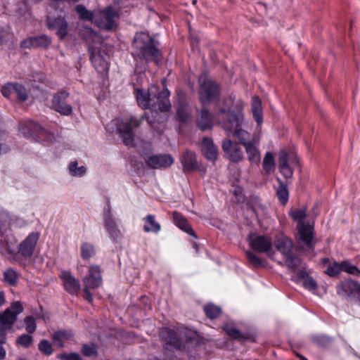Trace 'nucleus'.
<instances>
[{
  "instance_id": "60",
  "label": "nucleus",
  "mask_w": 360,
  "mask_h": 360,
  "mask_svg": "<svg viewBox=\"0 0 360 360\" xmlns=\"http://www.w3.org/2000/svg\"><path fill=\"white\" fill-rule=\"evenodd\" d=\"M89 288H92L91 287H87L84 285V292L85 293V299L87 300L89 302H91L93 300V297L91 293L89 291Z\"/></svg>"
},
{
  "instance_id": "54",
  "label": "nucleus",
  "mask_w": 360,
  "mask_h": 360,
  "mask_svg": "<svg viewBox=\"0 0 360 360\" xmlns=\"http://www.w3.org/2000/svg\"><path fill=\"white\" fill-rule=\"evenodd\" d=\"M313 341L319 345H326L330 342L331 338L325 335H316L313 336Z\"/></svg>"
},
{
  "instance_id": "40",
  "label": "nucleus",
  "mask_w": 360,
  "mask_h": 360,
  "mask_svg": "<svg viewBox=\"0 0 360 360\" xmlns=\"http://www.w3.org/2000/svg\"><path fill=\"white\" fill-rule=\"evenodd\" d=\"M245 254L248 262L253 266L256 268L264 266V260L262 259L259 256H258L257 255L251 251H247Z\"/></svg>"
},
{
  "instance_id": "50",
  "label": "nucleus",
  "mask_w": 360,
  "mask_h": 360,
  "mask_svg": "<svg viewBox=\"0 0 360 360\" xmlns=\"http://www.w3.org/2000/svg\"><path fill=\"white\" fill-rule=\"evenodd\" d=\"M32 337L28 334H22L16 340L17 345H21L25 348H28L32 343Z\"/></svg>"
},
{
  "instance_id": "32",
  "label": "nucleus",
  "mask_w": 360,
  "mask_h": 360,
  "mask_svg": "<svg viewBox=\"0 0 360 360\" xmlns=\"http://www.w3.org/2000/svg\"><path fill=\"white\" fill-rule=\"evenodd\" d=\"M262 168L265 174H270L275 170V160L274 156L271 152H266L263 161Z\"/></svg>"
},
{
  "instance_id": "56",
  "label": "nucleus",
  "mask_w": 360,
  "mask_h": 360,
  "mask_svg": "<svg viewBox=\"0 0 360 360\" xmlns=\"http://www.w3.org/2000/svg\"><path fill=\"white\" fill-rule=\"evenodd\" d=\"M60 359L63 360H82L81 356L76 352L63 353L60 354Z\"/></svg>"
},
{
  "instance_id": "43",
  "label": "nucleus",
  "mask_w": 360,
  "mask_h": 360,
  "mask_svg": "<svg viewBox=\"0 0 360 360\" xmlns=\"http://www.w3.org/2000/svg\"><path fill=\"white\" fill-rule=\"evenodd\" d=\"M75 9L80 18L82 20H90L93 22L94 12H90L82 5H77Z\"/></svg>"
},
{
  "instance_id": "1",
  "label": "nucleus",
  "mask_w": 360,
  "mask_h": 360,
  "mask_svg": "<svg viewBox=\"0 0 360 360\" xmlns=\"http://www.w3.org/2000/svg\"><path fill=\"white\" fill-rule=\"evenodd\" d=\"M159 335L165 349L172 348L186 354H189L193 347L201 344L202 340L197 331L191 329L176 331L165 327L161 329Z\"/></svg>"
},
{
  "instance_id": "36",
  "label": "nucleus",
  "mask_w": 360,
  "mask_h": 360,
  "mask_svg": "<svg viewBox=\"0 0 360 360\" xmlns=\"http://www.w3.org/2000/svg\"><path fill=\"white\" fill-rule=\"evenodd\" d=\"M203 309L205 315L210 319H215L221 314V308L213 304L205 305Z\"/></svg>"
},
{
  "instance_id": "25",
  "label": "nucleus",
  "mask_w": 360,
  "mask_h": 360,
  "mask_svg": "<svg viewBox=\"0 0 360 360\" xmlns=\"http://www.w3.org/2000/svg\"><path fill=\"white\" fill-rule=\"evenodd\" d=\"M201 152L204 157L208 160L214 162L217 159V148L213 141L208 137H204L202 140Z\"/></svg>"
},
{
  "instance_id": "46",
  "label": "nucleus",
  "mask_w": 360,
  "mask_h": 360,
  "mask_svg": "<svg viewBox=\"0 0 360 360\" xmlns=\"http://www.w3.org/2000/svg\"><path fill=\"white\" fill-rule=\"evenodd\" d=\"M70 173L75 176H82L86 173V168L84 166L77 167V162H71L68 167Z\"/></svg>"
},
{
  "instance_id": "3",
  "label": "nucleus",
  "mask_w": 360,
  "mask_h": 360,
  "mask_svg": "<svg viewBox=\"0 0 360 360\" xmlns=\"http://www.w3.org/2000/svg\"><path fill=\"white\" fill-rule=\"evenodd\" d=\"M136 98L138 105L143 109L152 108L160 112L169 111L171 103L169 100L170 93L167 89L159 91L158 88L152 86L148 91L136 89Z\"/></svg>"
},
{
  "instance_id": "6",
  "label": "nucleus",
  "mask_w": 360,
  "mask_h": 360,
  "mask_svg": "<svg viewBox=\"0 0 360 360\" xmlns=\"http://www.w3.org/2000/svg\"><path fill=\"white\" fill-rule=\"evenodd\" d=\"M141 123V119H138L132 115L125 117L117 122V131L125 146L128 147L134 146V129L138 128Z\"/></svg>"
},
{
  "instance_id": "29",
  "label": "nucleus",
  "mask_w": 360,
  "mask_h": 360,
  "mask_svg": "<svg viewBox=\"0 0 360 360\" xmlns=\"http://www.w3.org/2000/svg\"><path fill=\"white\" fill-rule=\"evenodd\" d=\"M144 225L143 231L146 233H158L161 230L160 224L155 219L154 214H149L146 215L143 219Z\"/></svg>"
},
{
  "instance_id": "16",
  "label": "nucleus",
  "mask_w": 360,
  "mask_h": 360,
  "mask_svg": "<svg viewBox=\"0 0 360 360\" xmlns=\"http://www.w3.org/2000/svg\"><path fill=\"white\" fill-rule=\"evenodd\" d=\"M221 148L230 161L238 163L243 160V150L237 143H233L230 139L223 141Z\"/></svg>"
},
{
  "instance_id": "10",
  "label": "nucleus",
  "mask_w": 360,
  "mask_h": 360,
  "mask_svg": "<svg viewBox=\"0 0 360 360\" xmlns=\"http://www.w3.org/2000/svg\"><path fill=\"white\" fill-rule=\"evenodd\" d=\"M297 231L298 244L302 245L307 249L313 250L316 243L314 225L309 222L297 224Z\"/></svg>"
},
{
  "instance_id": "57",
  "label": "nucleus",
  "mask_w": 360,
  "mask_h": 360,
  "mask_svg": "<svg viewBox=\"0 0 360 360\" xmlns=\"http://www.w3.org/2000/svg\"><path fill=\"white\" fill-rule=\"evenodd\" d=\"M279 170L285 179H289L292 176L293 172L290 165L280 166Z\"/></svg>"
},
{
  "instance_id": "35",
  "label": "nucleus",
  "mask_w": 360,
  "mask_h": 360,
  "mask_svg": "<svg viewBox=\"0 0 360 360\" xmlns=\"http://www.w3.org/2000/svg\"><path fill=\"white\" fill-rule=\"evenodd\" d=\"M223 330L225 331L226 334L233 340H245L248 339L245 334L233 326L225 325L223 326Z\"/></svg>"
},
{
  "instance_id": "34",
  "label": "nucleus",
  "mask_w": 360,
  "mask_h": 360,
  "mask_svg": "<svg viewBox=\"0 0 360 360\" xmlns=\"http://www.w3.org/2000/svg\"><path fill=\"white\" fill-rule=\"evenodd\" d=\"M279 186L276 190V195L281 204L285 205L288 201L289 192L288 186L285 183L283 182L280 179H278Z\"/></svg>"
},
{
  "instance_id": "17",
  "label": "nucleus",
  "mask_w": 360,
  "mask_h": 360,
  "mask_svg": "<svg viewBox=\"0 0 360 360\" xmlns=\"http://www.w3.org/2000/svg\"><path fill=\"white\" fill-rule=\"evenodd\" d=\"M40 233L37 231L30 233L18 245V252L23 257H30L34 250Z\"/></svg>"
},
{
  "instance_id": "30",
  "label": "nucleus",
  "mask_w": 360,
  "mask_h": 360,
  "mask_svg": "<svg viewBox=\"0 0 360 360\" xmlns=\"http://www.w3.org/2000/svg\"><path fill=\"white\" fill-rule=\"evenodd\" d=\"M252 112L254 120L258 126L263 122V112L261 99L258 96H254L252 99Z\"/></svg>"
},
{
  "instance_id": "14",
  "label": "nucleus",
  "mask_w": 360,
  "mask_h": 360,
  "mask_svg": "<svg viewBox=\"0 0 360 360\" xmlns=\"http://www.w3.org/2000/svg\"><path fill=\"white\" fill-rule=\"evenodd\" d=\"M248 239L250 248L256 252L269 253L272 249L271 239L266 236L251 233Z\"/></svg>"
},
{
  "instance_id": "31",
  "label": "nucleus",
  "mask_w": 360,
  "mask_h": 360,
  "mask_svg": "<svg viewBox=\"0 0 360 360\" xmlns=\"http://www.w3.org/2000/svg\"><path fill=\"white\" fill-rule=\"evenodd\" d=\"M213 126L212 117L208 111L205 108H202L200 112V115L198 120V127L202 131L212 129Z\"/></svg>"
},
{
  "instance_id": "45",
  "label": "nucleus",
  "mask_w": 360,
  "mask_h": 360,
  "mask_svg": "<svg viewBox=\"0 0 360 360\" xmlns=\"http://www.w3.org/2000/svg\"><path fill=\"white\" fill-rule=\"evenodd\" d=\"M342 271V262H334L332 264L328 266L325 273L330 277H335L338 276Z\"/></svg>"
},
{
  "instance_id": "24",
  "label": "nucleus",
  "mask_w": 360,
  "mask_h": 360,
  "mask_svg": "<svg viewBox=\"0 0 360 360\" xmlns=\"http://www.w3.org/2000/svg\"><path fill=\"white\" fill-rule=\"evenodd\" d=\"M60 278L63 281L65 290L70 294H76L79 290V281L71 274L70 271H63Z\"/></svg>"
},
{
  "instance_id": "18",
  "label": "nucleus",
  "mask_w": 360,
  "mask_h": 360,
  "mask_svg": "<svg viewBox=\"0 0 360 360\" xmlns=\"http://www.w3.org/2000/svg\"><path fill=\"white\" fill-rule=\"evenodd\" d=\"M174 163V159L169 154H158L150 156L146 160L147 165L151 169H165Z\"/></svg>"
},
{
  "instance_id": "42",
  "label": "nucleus",
  "mask_w": 360,
  "mask_h": 360,
  "mask_svg": "<svg viewBox=\"0 0 360 360\" xmlns=\"http://www.w3.org/2000/svg\"><path fill=\"white\" fill-rule=\"evenodd\" d=\"M82 354L86 357H93L98 355L97 347L95 344H84L81 348Z\"/></svg>"
},
{
  "instance_id": "39",
  "label": "nucleus",
  "mask_w": 360,
  "mask_h": 360,
  "mask_svg": "<svg viewBox=\"0 0 360 360\" xmlns=\"http://www.w3.org/2000/svg\"><path fill=\"white\" fill-rule=\"evenodd\" d=\"M18 278V273L11 268L7 269L4 273V281L11 285H15Z\"/></svg>"
},
{
  "instance_id": "13",
  "label": "nucleus",
  "mask_w": 360,
  "mask_h": 360,
  "mask_svg": "<svg viewBox=\"0 0 360 360\" xmlns=\"http://www.w3.org/2000/svg\"><path fill=\"white\" fill-rule=\"evenodd\" d=\"M337 293L360 302V284L352 279L345 280L337 285Z\"/></svg>"
},
{
  "instance_id": "33",
  "label": "nucleus",
  "mask_w": 360,
  "mask_h": 360,
  "mask_svg": "<svg viewBox=\"0 0 360 360\" xmlns=\"http://www.w3.org/2000/svg\"><path fill=\"white\" fill-rule=\"evenodd\" d=\"M12 221V216L8 212L3 208H0V236L8 229Z\"/></svg>"
},
{
  "instance_id": "26",
  "label": "nucleus",
  "mask_w": 360,
  "mask_h": 360,
  "mask_svg": "<svg viewBox=\"0 0 360 360\" xmlns=\"http://www.w3.org/2000/svg\"><path fill=\"white\" fill-rule=\"evenodd\" d=\"M245 147L248 160L251 164L259 165L261 161V153L259 149V142L255 138Z\"/></svg>"
},
{
  "instance_id": "38",
  "label": "nucleus",
  "mask_w": 360,
  "mask_h": 360,
  "mask_svg": "<svg viewBox=\"0 0 360 360\" xmlns=\"http://www.w3.org/2000/svg\"><path fill=\"white\" fill-rule=\"evenodd\" d=\"M290 216L294 221L297 222V224H307V222L304 221L307 217L306 209H296L292 210L290 212Z\"/></svg>"
},
{
  "instance_id": "51",
  "label": "nucleus",
  "mask_w": 360,
  "mask_h": 360,
  "mask_svg": "<svg viewBox=\"0 0 360 360\" xmlns=\"http://www.w3.org/2000/svg\"><path fill=\"white\" fill-rule=\"evenodd\" d=\"M24 321L25 324L26 330L29 333H34L37 328L35 319L32 316H29L25 318Z\"/></svg>"
},
{
  "instance_id": "37",
  "label": "nucleus",
  "mask_w": 360,
  "mask_h": 360,
  "mask_svg": "<svg viewBox=\"0 0 360 360\" xmlns=\"http://www.w3.org/2000/svg\"><path fill=\"white\" fill-rule=\"evenodd\" d=\"M81 257L83 259L87 260L95 255V249L92 244L84 243L81 245Z\"/></svg>"
},
{
  "instance_id": "23",
  "label": "nucleus",
  "mask_w": 360,
  "mask_h": 360,
  "mask_svg": "<svg viewBox=\"0 0 360 360\" xmlns=\"http://www.w3.org/2000/svg\"><path fill=\"white\" fill-rule=\"evenodd\" d=\"M84 285L96 288L102 283L101 269L98 266L93 265L89 267V276L84 278Z\"/></svg>"
},
{
  "instance_id": "63",
  "label": "nucleus",
  "mask_w": 360,
  "mask_h": 360,
  "mask_svg": "<svg viewBox=\"0 0 360 360\" xmlns=\"http://www.w3.org/2000/svg\"><path fill=\"white\" fill-rule=\"evenodd\" d=\"M297 356L299 357V359L300 360H308L305 356H304L303 355H301V354H298Z\"/></svg>"
},
{
  "instance_id": "4",
  "label": "nucleus",
  "mask_w": 360,
  "mask_h": 360,
  "mask_svg": "<svg viewBox=\"0 0 360 360\" xmlns=\"http://www.w3.org/2000/svg\"><path fill=\"white\" fill-rule=\"evenodd\" d=\"M134 46L138 56L146 62L158 63L161 58L160 51L154 39L146 33L136 34L134 39Z\"/></svg>"
},
{
  "instance_id": "28",
  "label": "nucleus",
  "mask_w": 360,
  "mask_h": 360,
  "mask_svg": "<svg viewBox=\"0 0 360 360\" xmlns=\"http://www.w3.org/2000/svg\"><path fill=\"white\" fill-rule=\"evenodd\" d=\"M72 337L73 333L71 330H61L52 334V340L56 347L62 348L65 346V342L71 340Z\"/></svg>"
},
{
  "instance_id": "22",
  "label": "nucleus",
  "mask_w": 360,
  "mask_h": 360,
  "mask_svg": "<svg viewBox=\"0 0 360 360\" xmlns=\"http://www.w3.org/2000/svg\"><path fill=\"white\" fill-rule=\"evenodd\" d=\"M180 161L184 173H191L198 169V165L195 153L191 150H186L183 153Z\"/></svg>"
},
{
  "instance_id": "5",
  "label": "nucleus",
  "mask_w": 360,
  "mask_h": 360,
  "mask_svg": "<svg viewBox=\"0 0 360 360\" xmlns=\"http://www.w3.org/2000/svg\"><path fill=\"white\" fill-rule=\"evenodd\" d=\"M22 311L23 307L20 302H16L4 313L0 314V360H3L6 356V351L1 345L6 343V333L11 329L18 315Z\"/></svg>"
},
{
  "instance_id": "64",
  "label": "nucleus",
  "mask_w": 360,
  "mask_h": 360,
  "mask_svg": "<svg viewBox=\"0 0 360 360\" xmlns=\"http://www.w3.org/2000/svg\"><path fill=\"white\" fill-rule=\"evenodd\" d=\"M225 103H229V104H231V103H232V100H231V98H229V99L226 100V101H225Z\"/></svg>"
},
{
  "instance_id": "12",
  "label": "nucleus",
  "mask_w": 360,
  "mask_h": 360,
  "mask_svg": "<svg viewBox=\"0 0 360 360\" xmlns=\"http://www.w3.org/2000/svg\"><path fill=\"white\" fill-rule=\"evenodd\" d=\"M69 96V92L65 90L58 91L53 96L52 108L62 115H70L72 113V107L67 102Z\"/></svg>"
},
{
  "instance_id": "53",
  "label": "nucleus",
  "mask_w": 360,
  "mask_h": 360,
  "mask_svg": "<svg viewBox=\"0 0 360 360\" xmlns=\"http://www.w3.org/2000/svg\"><path fill=\"white\" fill-rule=\"evenodd\" d=\"M1 250L9 255H13L15 253V245L9 244L6 240H1Z\"/></svg>"
},
{
  "instance_id": "52",
  "label": "nucleus",
  "mask_w": 360,
  "mask_h": 360,
  "mask_svg": "<svg viewBox=\"0 0 360 360\" xmlns=\"http://www.w3.org/2000/svg\"><path fill=\"white\" fill-rule=\"evenodd\" d=\"M176 117L179 121L186 123L189 121L190 120V115L187 112V110L183 108H179L176 111Z\"/></svg>"
},
{
  "instance_id": "11",
  "label": "nucleus",
  "mask_w": 360,
  "mask_h": 360,
  "mask_svg": "<svg viewBox=\"0 0 360 360\" xmlns=\"http://www.w3.org/2000/svg\"><path fill=\"white\" fill-rule=\"evenodd\" d=\"M103 221L105 229L110 238L115 242H117L122 238V234L119 229L115 219L113 217L109 202H106L103 212Z\"/></svg>"
},
{
  "instance_id": "2",
  "label": "nucleus",
  "mask_w": 360,
  "mask_h": 360,
  "mask_svg": "<svg viewBox=\"0 0 360 360\" xmlns=\"http://www.w3.org/2000/svg\"><path fill=\"white\" fill-rule=\"evenodd\" d=\"M214 117L226 131L233 134L241 145L245 146L251 143L253 137L240 128L244 121V115L240 110L234 112L230 108H221Z\"/></svg>"
},
{
  "instance_id": "55",
  "label": "nucleus",
  "mask_w": 360,
  "mask_h": 360,
  "mask_svg": "<svg viewBox=\"0 0 360 360\" xmlns=\"http://www.w3.org/2000/svg\"><path fill=\"white\" fill-rule=\"evenodd\" d=\"M303 285L305 288L309 290H314L317 288L315 280L311 276H307L304 279Z\"/></svg>"
},
{
  "instance_id": "9",
  "label": "nucleus",
  "mask_w": 360,
  "mask_h": 360,
  "mask_svg": "<svg viewBox=\"0 0 360 360\" xmlns=\"http://www.w3.org/2000/svg\"><path fill=\"white\" fill-rule=\"evenodd\" d=\"M198 93L201 103H211L219 98L220 87L215 81L207 79L200 84Z\"/></svg>"
},
{
  "instance_id": "15",
  "label": "nucleus",
  "mask_w": 360,
  "mask_h": 360,
  "mask_svg": "<svg viewBox=\"0 0 360 360\" xmlns=\"http://www.w3.org/2000/svg\"><path fill=\"white\" fill-rule=\"evenodd\" d=\"M2 95L8 98H16L21 102L25 101L28 98V93L25 87L18 83H7L1 88Z\"/></svg>"
},
{
  "instance_id": "41",
  "label": "nucleus",
  "mask_w": 360,
  "mask_h": 360,
  "mask_svg": "<svg viewBox=\"0 0 360 360\" xmlns=\"http://www.w3.org/2000/svg\"><path fill=\"white\" fill-rule=\"evenodd\" d=\"M342 271L360 277V269H359L355 265L351 264L348 260H344L342 262Z\"/></svg>"
},
{
  "instance_id": "61",
  "label": "nucleus",
  "mask_w": 360,
  "mask_h": 360,
  "mask_svg": "<svg viewBox=\"0 0 360 360\" xmlns=\"http://www.w3.org/2000/svg\"><path fill=\"white\" fill-rule=\"evenodd\" d=\"M5 303L4 295L2 292H0V307Z\"/></svg>"
},
{
  "instance_id": "47",
  "label": "nucleus",
  "mask_w": 360,
  "mask_h": 360,
  "mask_svg": "<svg viewBox=\"0 0 360 360\" xmlns=\"http://www.w3.org/2000/svg\"><path fill=\"white\" fill-rule=\"evenodd\" d=\"M290 159L292 160V162L298 163L296 157H294L292 154L290 155L286 152H281L278 159L279 167L288 165Z\"/></svg>"
},
{
  "instance_id": "19",
  "label": "nucleus",
  "mask_w": 360,
  "mask_h": 360,
  "mask_svg": "<svg viewBox=\"0 0 360 360\" xmlns=\"http://www.w3.org/2000/svg\"><path fill=\"white\" fill-rule=\"evenodd\" d=\"M90 59L92 65L97 72L103 73L108 70L109 64L105 57L101 54L99 49L89 47Z\"/></svg>"
},
{
  "instance_id": "62",
  "label": "nucleus",
  "mask_w": 360,
  "mask_h": 360,
  "mask_svg": "<svg viewBox=\"0 0 360 360\" xmlns=\"http://www.w3.org/2000/svg\"><path fill=\"white\" fill-rule=\"evenodd\" d=\"M321 262L323 264H328V263H330V259H329V258L324 257V258L321 259Z\"/></svg>"
},
{
  "instance_id": "59",
  "label": "nucleus",
  "mask_w": 360,
  "mask_h": 360,
  "mask_svg": "<svg viewBox=\"0 0 360 360\" xmlns=\"http://www.w3.org/2000/svg\"><path fill=\"white\" fill-rule=\"evenodd\" d=\"M234 195L237 197L238 202H243L244 201V195L240 188H236L235 190Z\"/></svg>"
},
{
  "instance_id": "21",
  "label": "nucleus",
  "mask_w": 360,
  "mask_h": 360,
  "mask_svg": "<svg viewBox=\"0 0 360 360\" xmlns=\"http://www.w3.org/2000/svg\"><path fill=\"white\" fill-rule=\"evenodd\" d=\"M274 245L283 256H288L292 252L294 244L290 237L280 233L274 239Z\"/></svg>"
},
{
  "instance_id": "44",
  "label": "nucleus",
  "mask_w": 360,
  "mask_h": 360,
  "mask_svg": "<svg viewBox=\"0 0 360 360\" xmlns=\"http://www.w3.org/2000/svg\"><path fill=\"white\" fill-rule=\"evenodd\" d=\"M283 257L285 258V262L288 267L293 271L295 270L301 264L300 259L297 256L292 255V252L290 253V255Z\"/></svg>"
},
{
  "instance_id": "49",
  "label": "nucleus",
  "mask_w": 360,
  "mask_h": 360,
  "mask_svg": "<svg viewBox=\"0 0 360 360\" xmlns=\"http://www.w3.org/2000/svg\"><path fill=\"white\" fill-rule=\"evenodd\" d=\"M35 48H47L51 44V39L46 35L33 37Z\"/></svg>"
},
{
  "instance_id": "58",
  "label": "nucleus",
  "mask_w": 360,
  "mask_h": 360,
  "mask_svg": "<svg viewBox=\"0 0 360 360\" xmlns=\"http://www.w3.org/2000/svg\"><path fill=\"white\" fill-rule=\"evenodd\" d=\"M20 48L22 49H32L35 48L33 37H28L20 42Z\"/></svg>"
},
{
  "instance_id": "27",
  "label": "nucleus",
  "mask_w": 360,
  "mask_h": 360,
  "mask_svg": "<svg viewBox=\"0 0 360 360\" xmlns=\"http://www.w3.org/2000/svg\"><path fill=\"white\" fill-rule=\"evenodd\" d=\"M172 219L174 224L179 227L181 230L192 236L194 238H197L193 228L188 223L186 217L180 212L174 211L172 212Z\"/></svg>"
},
{
  "instance_id": "48",
  "label": "nucleus",
  "mask_w": 360,
  "mask_h": 360,
  "mask_svg": "<svg viewBox=\"0 0 360 360\" xmlns=\"http://www.w3.org/2000/svg\"><path fill=\"white\" fill-rule=\"evenodd\" d=\"M39 350L46 356H50L53 354V349L51 344L47 340H42L38 345Z\"/></svg>"
},
{
  "instance_id": "7",
  "label": "nucleus",
  "mask_w": 360,
  "mask_h": 360,
  "mask_svg": "<svg viewBox=\"0 0 360 360\" xmlns=\"http://www.w3.org/2000/svg\"><path fill=\"white\" fill-rule=\"evenodd\" d=\"M20 133L26 138H33L38 141H51L53 134L32 120H25L20 123Z\"/></svg>"
},
{
  "instance_id": "20",
  "label": "nucleus",
  "mask_w": 360,
  "mask_h": 360,
  "mask_svg": "<svg viewBox=\"0 0 360 360\" xmlns=\"http://www.w3.org/2000/svg\"><path fill=\"white\" fill-rule=\"evenodd\" d=\"M46 24L49 30L56 31V34L60 39H63L67 36L68 25L64 18L47 16Z\"/></svg>"
},
{
  "instance_id": "8",
  "label": "nucleus",
  "mask_w": 360,
  "mask_h": 360,
  "mask_svg": "<svg viewBox=\"0 0 360 360\" xmlns=\"http://www.w3.org/2000/svg\"><path fill=\"white\" fill-rule=\"evenodd\" d=\"M117 18V12L109 6L103 11H94L93 23L101 29L110 30L117 26L116 18Z\"/></svg>"
}]
</instances>
